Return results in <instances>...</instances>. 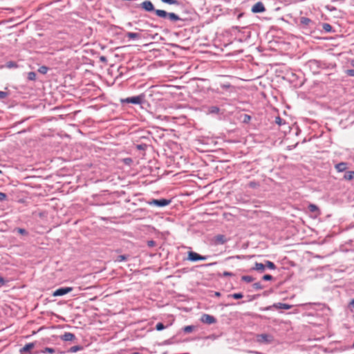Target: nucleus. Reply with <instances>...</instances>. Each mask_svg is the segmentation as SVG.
Returning <instances> with one entry per match:
<instances>
[{
  "label": "nucleus",
  "instance_id": "4468645a",
  "mask_svg": "<svg viewBox=\"0 0 354 354\" xmlns=\"http://www.w3.org/2000/svg\"><path fill=\"white\" fill-rule=\"evenodd\" d=\"M35 347L34 343H28L20 349L21 353L28 352Z\"/></svg>",
  "mask_w": 354,
  "mask_h": 354
},
{
  "label": "nucleus",
  "instance_id": "f3484780",
  "mask_svg": "<svg viewBox=\"0 0 354 354\" xmlns=\"http://www.w3.org/2000/svg\"><path fill=\"white\" fill-rule=\"evenodd\" d=\"M300 23L304 26H309L312 21L308 17H302L300 19Z\"/></svg>",
  "mask_w": 354,
  "mask_h": 354
},
{
  "label": "nucleus",
  "instance_id": "393cba45",
  "mask_svg": "<svg viewBox=\"0 0 354 354\" xmlns=\"http://www.w3.org/2000/svg\"><path fill=\"white\" fill-rule=\"evenodd\" d=\"M194 328V326H186L183 328V331L185 333H189L193 331Z\"/></svg>",
  "mask_w": 354,
  "mask_h": 354
},
{
  "label": "nucleus",
  "instance_id": "cd10ccee",
  "mask_svg": "<svg viewBox=\"0 0 354 354\" xmlns=\"http://www.w3.org/2000/svg\"><path fill=\"white\" fill-rule=\"evenodd\" d=\"M48 67H46L45 66H42L39 68L38 71L41 74H46L48 72Z\"/></svg>",
  "mask_w": 354,
  "mask_h": 354
},
{
  "label": "nucleus",
  "instance_id": "603ef678",
  "mask_svg": "<svg viewBox=\"0 0 354 354\" xmlns=\"http://www.w3.org/2000/svg\"><path fill=\"white\" fill-rule=\"evenodd\" d=\"M247 118H246V120H248V119H250V116H248V115H245Z\"/></svg>",
  "mask_w": 354,
  "mask_h": 354
},
{
  "label": "nucleus",
  "instance_id": "1a4fd4ad",
  "mask_svg": "<svg viewBox=\"0 0 354 354\" xmlns=\"http://www.w3.org/2000/svg\"><path fill=\"white\" fill-rule=\"evenodd\" d=\"M60 339L64 342H72L74 341L76 337L73 333L66 332L64 334L60 336Z\"/></svg>",
  "mask_w": 354,
  "mask_h": 354
},
{
  "label": "nucleus",
  "instance_id": "ddd939ff",
  "mask_svg": "<svg viewBox=\"0 0 354 354\" xmlns=\"http://www.w3.org/2000/svg\"><path fill=\"white\" fill-rule=\"evenodd\" d=\"M335 168L339 172L344 171L347 168V165L345 162H339L335 165Z\"/></svg>",
  "mask_w": 354,
  "mask_h": 354
},
{
  "label": "nucleus",
  "instance_id": "72a5a7b5",
  "mask_svg": "<svg viewBox=\"0 0 354 354\" xmlns=\"http://www.w3.org/2000/svg\"><path fill=\"white\" fill-rule=\"evenodd\" d=\"M259 186V184L254 181H251L249 183V187L251 188H256Z\"/></svg>",
  "mask_w": 354,
  "mask_h": 354
},
{
  "label": "nucleus",
  "instance_id": "a18cd8bd",
  "mask_svg": "<svg viewBox=\"0 0 354 354\" xmlns=\"http://www.w3.org/2000/svg\"><path fill=\"white\" fill-rule=\"evenodd\" d=\"M350 305L354 308V299L351 301Z\"/></svg>",
  "mask_w": 354,
  "mask_h": 354
},
{
  "label": "nucleus",
  "instance_id": "9b49d317",
  "mask_svg": "<svg viewBox=\"0 0 354 354\" xmlns=\"http://www.w3.org/2000/svg\"><path fill=\"white\" fill-rule=\"evenodd\" d=\"M227 242L225 236L223 234H218L215 236V243L216 244H224Z\"/></svg>",
  "mask_w": 354,
  "mask_h": 354
},
{
  "label": "nucleus",
  "instance_id": "09e8293b",
  "mask_svg": "<svg viewBox=\"0 0 354 354\" xmlns=\"http://www.w3.org/2000/svg\"><path fill=\"white\" fill-rule=\"evenodd\" d=\"M220 295H221V294H220V292H215V295H216V296H220Z\"/></svg>",
  "mask_w": 354,
  "mask_h": 354
},
{
  "label": "nucleus",
  "instance_id": "423d86ee",
  "mask_svg": "<svg viewBox=\"0 0 354 354\" xmlns=\"http://www.w3.org/2000/svg\"><path fill=\"white\" fill-rule=\"evenodd\" d=\"M206 259H207L206 256H201L196 252H189L188 253V260H189L191 261H203V260H206Z\"/></svg>",
  "mask_w": 354,
  "mask_h": 354
},
{
  "label": "nucleus",
  "instance_id": "5fc2aeb1",
  "mask_svg": "<svg viewBox=\"0 0 354 354\" xmlns=\"http://www.w3.org/2000/svg\"><path fill=\"white\" fill-rule=\"evenodd\" d=\"M1 173H2V171L0 170V174H1Z\"/></svg>",
  "mask_w": 354,
  "mask_h": 354
},
{
  "label": "nucleus",
  "instance_id": "473e14b6",
  "mask_svg": "<svg viewBox=\"0 0 354 354\" xmlns=\"http://www.w3.org/2000/svg\"><path fill=\"white\" fill-rule=\"evenodd\" d=\"M253 287L256 290H261L263 288L262 285L260 282H257L253 284Z\"/></svg>",
  "mask_w": 354,
  "mask_h": 354
},
{
  "label": "nucleus",
  "instance_id": "a878e982",
  "mask_svg": "<svg viewBox=\"0 0 354 354\" xmlns=\"http://www.w3.org/2000/svg\"><path fill=\"white\" fill-rule=\"evenodd\" d=\"M41 352L43 353H50V354H53V353H55V350L54 348H53L46 347Z\"/></svg>",
  "mask_w": 354,
  "mask_h": 354
},
{
  "label": "nucleus",
  "instance_id": "412c9836",
  "mask_svg": "<svg viewBox=\"0 0 354 354\" xmlns=\"http://www.w3.org/2000/svg\"><path fill=\"white\" fill-rule=\"evenodd\" d=\"M163 3H166L170 5H179V1L177 0H160Z\"/></svg>",
  "mask_w": 354,
  "mask_h": 354
},
{
  "label": "nucleus",
  "instance_id": "49530a36",
  "mask_svg": "<svg viewBox=\"0 0 354 354\" xmlns=\"http://www.w3.org/2000/svg\"><path fill=\"white\" fill-rule=\"evenodd\" d=\"M100 60H101L102 62H105V61L106 60V57H103V56H102V57H100Z\"/></svg>",
  "mask_w": 354,
  "mask_h": 354
},
{
  "label": "nucleus",
  "instance_id": "f8f14e48",
  "mask_svg": "<svg viewBox=\"0 0 354 354\" xmlns=\"http://www.w3.org/2000/svg\"><path fill=\"white\" fill-rule=\"evenodd\" d=\"M265 268H266L265 264L256 262L254 264V266L252 269L262 272L264 271Z\"/></svg>",
  "mask_w": 354,
  "mask_h": 354
},
{
  "label": "nucleus",
  "instance_id": "864d4df0",
  "mask_svg": "<svg viewBox=\"0 0 354 354\" xmlns=\"http://www.w3.org/2000/svg\"><path fill=\"white\" fill-rule=\"evenodd\" d=\"M132 354H140V353H138V352H134V353H133Z\"/></svg>",
  "mask_w": 354,
  "mask_h": 354
},
{
  "label": "nucleus",
  "instance_id": "a211bd4d",
  "mask_svg": "<svg viewBox=\"0 0 354 354\" xmlns=\"http://www.w3.org/2000/svg\"><path fill=\"white\" fill-rule=\"evenodd\" d=\"M265 266H266V268H268L271 269V270H275L276 269V266L274 265V263L273 262H272V261H266Z\"/></svg>",
  "mask_w": 354,
  "mask_h": 354
},
{
  "label": "nucleus",
  "instance_id": "ea45409f",
  "mask_svg": "<svg viewBox=\"0 0 354 354\" xmlns=\"http://www.w3.org/2000/svg\"><path fill=\"white\" fill-rule=\"evenodd\" d=\"M147 245L149 247H151V248L153 247V246L156 245V242L154 241H153V240L148 241H147Z\"/></svg>",
  "mask_w": 354,
  "mask_h": 354
},
{
  "label": "nucleus",
  "instance_id": "39448f33",
  "mask_svg": "<svg viewBox=\"0 0 354 354\" xmlns=\"http://www.w3.org/2000/svg\"><path fill=\"white\" fill-rule=\"evenodd\" d=\"M73 290L72 287H63L57 289L55 291L53 292V296L54 297H59L63 296L66 294H68L71 292Z\"/></svg>",
  "mask_w": 354,
  "mask_h": 354
},
{
  "label": "nucleus",
  "instance_id": "5701e85b",
  "mask_svg": "<svg viewBox=\"0 0 354 354\" xmlns=\"http://www.w3.org/2000/svg\"><path fill=\"white\" fill-rule=\"evenodd\" d=\"M241 279L247 283H250L254 281V278L249 275H244L241 277Z\"/></svg>",
  "mask_w": 354,
  "mask_h": 354
},
{
  "label": "nucleus",
  "instance_id": "58836bf2",
  "mask_svg": "<svg viewBox=\"0 0 354 354\" xmlns=\"http://www.w3.org/2000/svg\"><path fill=\"white\" fill-rule=\"evenodd\" d=\"M8 95V93L4 91H0V99H4Z\"/></svg>",
  "mask_w": 354,
  "mask_h": 354
},
{
  "label": "nucleus",
  "instance_id": "bb28decb",
  "mask_svg": "<svg viewBox=\"0 0 354 354\" xmlns=\"http://www.w3.org/2000/svg\"><path fill=\"white\" fill-rule=\"evenodd\" d=\"M28 79L31 81L35 80L36 73L35 72H29L28 73Z\"/></svg>",
  "mask_w": 354,
  "mask_h": 354
},
{
  "label": "nucleus",
  "instance_id": "c756f323",
  "mask_svg": "<svg viewBox=\"0 0 354 354\" xmlns=\"http://www.w3.org/2000/svg\"><path fill=\"white\" fill-rule=\"evenodd\" d=\"M308 209L311 212H315L318 210L317 206L314 204H310L308 205Z\"/></svg>",
  "mask_w": 354,
  "mask_h": 354
},
{
  "label": "nucleus",
  "instance_id": "3c124183",
  "mask_svg": "<svg viewBox=\"0 0 354 354\" xmlns=\"http://www.w3.org/2000/svg\"><path fill=\"white\" fill-rule=\"evenodd\" d=\"M247 118H246V120H248V119H250V116H248V115H245Z\"/></svg>",
  "mask_w": 354,
  "mask_h": 354
},
{
  "label": "nucleus",
  "instance_id": "7c9ffc66",
  "mask_svg": "<svg viewBox=\"0 0 354 354\" xmlns=\"http://www.w3.org/2000/svg\"><path fill=\"white\" fill-rule=\"evenodd\" d=\"M231 297H233L234 299H239L243 298V295L242 293L239 292V293H234V294L231 295Z\"/></svg>",
  "mask_w": 354,
  "mask_h": 354
},
{
  "label": "nucleus",
  "instance_id": "4c0bfd02",
  "mask_svg": "<svg viewBox=\"0 0 354 354\" xmlns=\"http://www.w3.org/2000/svg\"><path fill=\"white\" fill-rule=\"evenodd\" d=\"M346 73L348 76L354 77V69H348Z\"/></svg>",
  "mask_w": 354,
  "mask_h": 354
},
{
  "label": "nucleus",
  "instance_id": "b1692460",
  "mask_svg": "<svg viewBox=\"0 0 354 354\" xmlns=\"http://www.w3.org/2000/svg\"><path fill=\"white\" fill-rule=\"evenodd\" d=\"M82 348H83L81 346H74L71 347L70 352L76 353L79 351H81Z\"/></svg>",
  "mask_w": 354,
  "mask_h": 354
},
{
  "label": "nucleus",
  "instance_id": "dca6fc26",
  "mask_svg": "<svg viewBox=\"0 0 354 354\" xmlns=\"http://www.w3.org/2000/svg\"><path fill=\"white\" fill-rule=\"evenodd\" d=\"M127 37L130 39H138L140 37V34L138 33H136V32H127Z\"/></svg>",
  "mask_w": 354,
  "mask_h": 354
},
{
  "label": "nucleus",
  "instance_id": "79ce46f5",
  "mask_svg": "<svg viewBox=\"0 0 354 354\" xmlns=\"http://www.w3.org/2000/svg\"><path fill=\"white\" fill-rule=\"evenodd\" d=\"M233 275H234V274L232 272H227V271H225L223 273V276H224V277H231V276H233Z\"/></svg>",
  "mask_w": 354,
  "mask_h": 354
},
{
  "label": "nucleus",
  "instance_id": "aec40b11",
  "mask_svg": "<svg viewBox=\"0 0 354 354\" xmlns=\"http://www.w3.org/2000/svg\"><path fill=\"white\" fill-rule=\"evenodd\" d=\"M129 255H119L117 259H115V261L117 262H122L127 261L129 259Z\"/></svg>",
  "mask_w": 354,
  "mask_h": 354
},
{
  "label": "nucleus",
  "instance_id": "c9c22d12",
  "mask_svg": "<svg viewBox=\"0 0 354 354\" xmlns=\"http://www.w3.org/2000/svg\"><path fill=\"white\" fill-rule=\"evenodd\" d=\"M272 276L270 275V274H265L263 277V279L265 280V281H270L272 279Z\"/></svg>",
  "mask_w": 354,
  "mask_h": 354
},
{
  "label": "nucleus",
  "instance_id": "e433bc0d",
  "mask_svg": "<svg viewBox=\"0 0 354 354\" xmlns=\"http://www.w3.org/2000/svg\"><path fill=\"white\" fill-rule=\"evenodd\" d=\"M7 195L5 193L0 192V201H3L6 200Z\"/></svg>",
  "mask_w": 354,
  "mask_h": 354
},
{
  "label": "nucleus",
  "instance_id": "f257e3e1",
  "mask_svg": "<svg viewBox=\"0 0 354 354\" xmlns=\"http://www.w3.org/2000/svg\"><path fill=\"white\" fill-rule=\"evenodd\" d=\"M156 15L161 18L168 17L170 21L174 22L181 20V19L175 13L167 12L163 10H157V11H156Z\"/></svg>",
  "mask_w": 354,
  "mask_h": 354
},
{
  "label": "nucleus",
  "instance_id": "4be33fe9",
  "mask_svg": "<svg viewBox=\"0 0 354 354\" xmlns=\"http://www.w3.org/2000/svg\"><path fill=\"white\" fill-rule=\"evenodd\" d=\"M219 111V108L216 106H212L209 108V113H218Z\"/></svg>",
  "mask_w": 354,
  "mask_h": 354
},
{
  "label": "nucleus",
  "instance_id": "7ed1b4c3",
  "mask_svg": "<svg viewBox=\"0 0 354 354\" xmlns=\"http://www.w3.org/2000/svg\"><path fill=\"white\" fill-rule=\"evenodd\" d=\"M144 100V96L142 95H136L133 97H127L125 99H122L121 102L122 103H131L134 104H142Z\"/></svg>",
  "mask_w": 354,
  "mask_h": 354
},
{
  "label": "nucleus",
  "instance_id": "a19ab883",
  "mask_svg": "<svg viewBox=\"0 0 354 354\" xmlns=\"http://www.w3.org/2000/svg\"><path fill=\"white\" fill-rule=\"evenodd\" d=\"M221 87L223 89H227L231 87V85L230 84H221Z\"/></svg>",
  "mask_w": 354,
  "mask_h": 354
},
{
  "label": "nucleus",
  "instance_id": "9d476101",
  "mask_svg": "<svg viewBox=\"0 0 354 354\" xmlns=\"http://www.w3.org/2000/svg\"><path fill=\"white\" fill-rule=\"evenodd\" d=\"M273 308L276 309H284V310H288L292 308V306L288 304H283V303H276L274 304L272 306Z\"/></svg>",
  "mask_w": 354,
  "mask_h": 354
},
{
  "label": "nucleus",
  "instance_id": "20e7f679",
  "mask_svg": "<svg viewBox=\"0 0 354 354\" xmlns=\"http://www.w3.org/2000/svg\"><path fill=\"white\" fill-rule=\"evenodd\" d=\"M139 8L149 12H154L156 13V11H157V10L155 9L152 2L149 0H145L143 2H142L139 5Z\"/></svg>",
  "mask_w": 354,
  "mask_h": 354
},
{
  "label": "nucleus",
  "instance_id": "0eeeda50",
  "mask_svg": "<svg viewBox=\"0 0 354 354\" xmlns=\"http://www.w3.org/2000/svg\"><path fill=\"white\" fill-rule=\"evenodd\" d=\"M201 321L207 324H212L216 322V318L208 314H203L201 316Z\"/></svg>",
  "mask_w": 354,
  "mask_h": 354
},
{
  "label": "nucleus",
  "instance_id": "f03ea898",
  "mask_svg": "<svg viewBox=\"0 0 354 354\" xmlns=\"http://www.w3.org/2000/svg\"><path fill=\"white\" fill-rule=\"evenodd\" d=\"M171 203V200L166 198H160V199H152L151 201H147V204L151 206H157V207H165Z\"/></svg>",
  "mask_w": 354,
  "mask_h": 354
},
{
  "label": "nucleus",
  "instance_id": "c85d7f7f",
  "mask_svg": "<svg viewBox=\"0 0 354 354\" xmlns=\"http://www.w3.org/2000/svg\"><path fill=\"white\" fill-rule=\"evenodd\" d=\"M323 29L326 32H330L332 30V26L329 24H324Z\"/></svg>",
  "mask_w": 354,
  "mask_h": 354
},
{
  "label": "nucleus",
  "instance_id": "f704fd0d",
  "mask_svg": "<svg viewBox=\"0 0 354 354\" xmlns=\"http://www.w3.org/2000/svg\"><path fill=\"white\" fill-rule=\"evenodd\" d=\"M17 231L19 234H22V235H26V234H28V233H27V232H26V230L25 229H23V228H17Z\"/></svg>",
  "mask_w": 354,
  "mask_h": 354
},
{
  "label": "nucleus",
  "instance_id": "37998d69",
  "mask_svg": "<svg viewBox=\"0 0 354 354\" xmlns=\"http://www.w3.org/2000/svg\"><path fill=\"white\" fill-rule=\"evenodd\" d=\"M276 123H277L279 125L281 124V118H279V117L276 118Z\"/></svg>",
  "mask_w": 354,
  "mask_h": 354
},
{
  "label": "nucleus",
  "instance_id": "6ab92c4d",
  "mask_svg": "<svg viewBox=\"0 0 354 354\" xmlns=\"http://www.w3.org/2000/svg\"><path fill=\"white\" fill-rule=\"evenodd\" d=\"M269 336L266 334H261L258 335V340L259 342H268Z\"/></svg>",
  "mask_w": 354,
  "mask_h": 354
},
{
  "label": "nucleus",
  "instance_id": "2f4dec72",
  "mask_svg": "<svg viewBox=\"0 0 354 354\" xmlns=\"http://www.w3.org/2000/svg\"><path fill=\"white\" fill-rule=\"evenodd\" d=\"M165 328V326H164V324L161 322H159L156 324V328L157 330H163L164 328Z\"/></svg>",
  "mask_w": 354,
  "mask_h": 354
},
{
  "label": "nucleus",
  "instance_id": "2eb2a0df",
  "mask_svg": "<svg viewBox=\"0 0 354 354\" xmlns=\"http://www.w3.org/2000/svg\"><path fill=\"white\" fill-rule=\"evenodd\" d=\"M344 178L347 180H351L354 178V171H348L345 173Z\"/></svg>",
  "mask_w": 354,
  "mask_h": 354
},
{
  "label": "nucleus",
  "instance_id": "8fccbe9b",
  "mask_svg": "<svg viewBox=\"0 0 354 354\" xmlns=\"http://www.w3.org/2000/svg\"><path fill=\"white\" fill-rule=\"evenodd\" d=\"M138 149H142V146H141V145H138Z\"/></svg>",
  "mask_w": 354,
  "mask_h": 354
},
{
  "label": "nucleus",
  "instance_id": "c03bdc74",
  "mask_svg": "<svg viewBox=\"0 0 354 354\" xmlns=\"http://www.w3.org/2000/svg\"><path fill=\"white\" fill-rule=\"evenodd\" d=\"M5 282V280L3 277H0V283L3 284Z\"/></svg>",
  "mask_w": 354,
  "mask_h": 354
},
{
  "label": "nucleus",
  "instance_id": "6e6552de",
  "mask_svg": "<svg viewBox=\"0 0 354 354\" xmlns=\"http://www.w3.org/2000/svg\"><path fill=\"white\" fill-rule=\"evenodd\" d=\"M251 10L254 13H259L264 12L266 10V8L263 3L259 1L252 6Z\"/></svg>",
  "mask_w": 354,
  "mask_h": 354
},
{
  "label": "nucleus",
  "instance_id": "de8ad7c7",
  "mask_svg": "<svg viewBox=\"0 0 354 354\" xmlns=\"http://www.w3.org/2000/svg\"><path fill=\"white\" fill-rule=\"evenodd\" d=\"M351 64L354 67V59L351 60Z\"/></svg>",
  "mask_w": 354,
  "mask_h": 354
}]
</instances>
